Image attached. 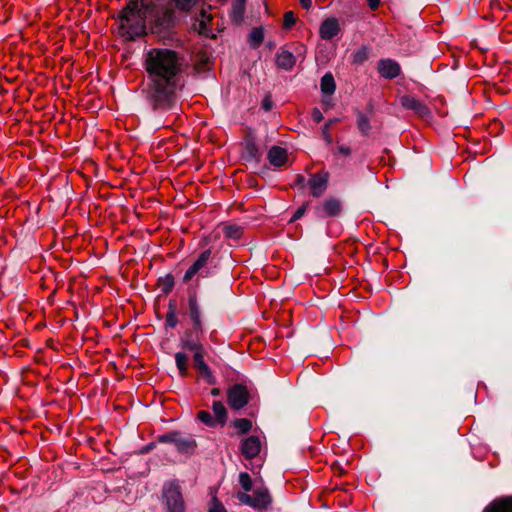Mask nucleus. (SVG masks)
I'll use <instances>...</instances> for the list:
<instances>
[{
  "label": "nucleus",
  "mask_w": 512,
  "mask_h": 512,
  "mask_svg": "<svg viewBox=\"0 0 512 512\" xmlns=\"http://www.w3.org/2000/svg\"><path fill=\"white\" fill-rule=\"evenodd\" d=\"M184 62L181 53L169 48H152L147 52L144 61L149 80L146 98L154 110H168L174 105Z\"/></svg>",
  "instance_id": "1"
},
{
  "label": "nucleus",
  "mask_w": 512,
  "mask_h": 512,
  "mask_svg": "<svg viewBox=\"0 0 512 512\" xmlns=\"http://www.w3.org/2000/svg\"><path fill=\"white\" fill-rule=\"evenodd\" d=\"M220 393H221V392H220V389H219V388H213V389L211 390V395H213V396H219V395H220Z\"/></svg>",
  "instance_id": "47"
},
{
  "label": "nucleus",
  "mask_w": 512,
  "mask_h": 512,
  "mask_svg": "<svg viewBox=\"0 0 512 512\" xmlns=\"http://www.w3.org/2000/svg\"><path fill=\"white\" fill-rule=\"evenodd\" d=\"M208 512H227V510L221 501L216 496H214L209 503Z\"/></svg>",
  "instance_id": "38"
},
{
  "label": "nucleus",
  "mask_w": 512,
  "mask_h": 512,
  "mask_svg": "<svg viewBox=\"0 0 512 512\" xmlns=\"http://www.w3.org/2000/svg\"><path fill=\"white\" fill-rule=\"evenodd\" d=\"M264 39L263 29L261 27L253 28L249 35V43L251 47L258 48Z\"/></svg>",
  "instance_id": "30"
},
{
  "label": "nucleus",
  "mask_w": 512,
  "mask_h": 512,
  "mask_svg": "<svg viewBox=\"0 0 512 512\" xmlns=\"http://www.w3.org/2000/svg\"><path fill=\"white\" fill-rule=\"evenodd\" d=\"M245 13V0H235L232 5L231 19L239 24L242 22Z\"/></svg>",
  "instance_id": "23"
},
{
  "label": "nucleus",
  "mask_w": 512,
  "mask_h": 512,
  "mask_svg": "<svg viewBox=\"0 0 512 512\" xmlns=\"http://www.w3.org/2000/svg\"><path fill=\"white\" fill-rule=\"evenodd\" d=\"M162 499L167 512H185V501L181 492V487L177 481L166 483L162 491Z\"/></svg>",
  "instance_id": "4"
},
{
  "label": "nucleus",
  "mask_w": 512,
  "mask_h": 512,
  "mask_svg": "<svg viewBox=\"0 0 512 512\" xmlns=\"http://www.w3.org/2000/svg\"><path fill=\"white\" fill-rule=\"evenodd\" d=\"M213 15L206 9H201L199 14L195 17L193 28L200 35L210 38H215L212 30Z\"/></svg>",
  "instance_id": "9"
},
{
  "label": "nucleus",
  "mask_w": 512,
  "mask_h": 512,
  "mask_svg": "<svg viewBox=\"0 0 512 512\" xmlns=\"http://www.w3.org/2000/svg\"><path fill=\"white\" fill-rule=\"evenodd\" d=\"M176 449L181 454H192L197 448L196 440L192 437H182L181 432L176 441Z\"/></svg>",
  "instance_id": "20"
},
{
  "label": "nucleus",
  "mask_w": 512,
  "mask_h": 512,
  "mask_svg": "<svg viewBox=\"0 0 512 512\" xmlns=\"http://www.w3.org/2000/svg\"><path fill=\"white\" fill-rule=\"evenodd\" d=\"M342 212V203L339 199L329 197L316 207V214L320 218L337 217Z\"/></svg>",
  "instance_id": "11"
},
{
  "label": "nucleus",
  "mask_w": 512,
  "mask_h": 512,
  "mask_svg": "<svg viewBox=\"0 0 512 512\" xmlns=\"http://www.w3.org/2000/svg\"><path fill=\"white\" fill-rule=\"evenodd\" d=\"M400 104L407 110H412L418 117L428 119L431 117L429 107L422 101L411 95H403L400 98Z\"/></svg>",
  "instance_id": "10"
},
{
  "label": "nucleus",
  "mask_w": 512,
  "mask_h": 512,
  "mask_svg": "<svg viewBox=\"0 0 512 512\" xmlns=\"http://www.w3.org/2000/svg\"><path fill=\"white\" fill-rule=\"evenodd\" d=\"M261 447L260 437L251 435L242 440L240 450L245 459L251 460L260 454Z\"/></svg>",
  "instance_id": "13"
},
{
  "label": "nucleus",
  "mask_w": 512,
  "mask_h": 512,
  "mask_svg": "<svg viewBox=\"0 0 512 512\" xmlns=\"http://www.w3.org/2000/svg\"><path fill=\"white\" fill-rule=\"evenodd\" d=\"M179 431H170V432H167L163 435H160L158 437V442L160 443H172V444H176V441H177V438L179 436Z\"/></svg>",
  "instance_id": "36"
},
{
  "label": "nucleus",
  "mask_w": 512,
  "mask_h": 512,
  "mask_svg": "<svg viewBox=\"0 0 512 512\" xmlns=\"http://www.w3.org/2000/svg\"><path fill=\"white\" fill-rule=\"evenodd\" d=\"M239 483H240L241 487L243 488V490L245 491L244 493H248L249 491L252 490V486H253L252 479H251V476L247 472H241L239 474Z\"/></svg>",
  "instance_id": "34"
},
{
  "label": "nucleus",
  "mask_w": 512,
  "mask_h": 512,
  "mask_svg": "<svg viewBox=\"0 0 512 512\" xmlns=\"http://www.w3.org/2000/svg\"><path fill=\"white\" fill-rule=\"evenodd\" d=\"M378 73L385 79H395L401 74V67L398 62L392 59H381L378 62Z\"/></svg>",
  "instance_id": "15"
},
{
  "label": "nucleus",
  "mask_w": 512,
  "mask_h": 512,
  "mask_svg": "<svg viewBox=\"0 0 512 512\" xmlns=\"http://www.w3.org/2000/svg\"><path fill=\"white\" fill-rule=\"evenodd\" d=\"M150 17H154V23L156 26L162 29H168L174 22V11L166 7L158 8L154 4V10Z\"/></svg>",
  "instance_id": "14"
},
{
  "label": "nucleus",
  "mask_w": 512,
  "mask_h": 512,
  "mask_svg": "<svg viewBox=\"0 0 512 512\" xmlns=\"http://www.w3.org/2000/svg\"><path fill=\"white\" fill-rule=\"evenodd\" d=\"M213 261V253L211 249L202 251L192 265L186 270L183 276V282H190L195 275L199 277H209L211 271L209 265Z\"/></svg>",
  "instance_id": "5"
},
{
  "label": "nucleus",
  "mask_w": 512,
  "mask_h": 512,
  "mask_svg": "<svg viewBox=\"0 0 512 512\" xmlns=\"http://www.w3.org/2000/svg\"><path fill=\"white\" fill-rule=\"evenodd\" d=\"M175 285L174 276L168 273L158 279V287L164 295H168L172 292Z\"/></svg>",
  "instance_id": "24"
},
{
  "label": "nucleus",
  "mask_w": 512,
  "mask_h": 512,
  "mask_svg": "<svg viewBox=\"0 0 512 512\" xmlns=\"http://www.w3.org/2000/svg\"><path fill=\"white\" fill-rule=\"evenodd\" d=\"M212 409L215 414L214 419L220 426H225L227 422V409L221 401H214Z\"/></svg>",
  "instance_id": "22"
},
{
  "label": "nucleus",
  "mask_w": 512,
  "mask_h": 512,
  "mask_svg": "<svg viewBox=\"0 0 512 512\" xmlns=\"http://www.w3.org/2000/svg\"><path fill=\"white\" fill-rule=\"evenodd\" d=\"M223 232L226 238L234 240L240 239L243 235L242 227L235 224L225 226Z\"/></svg>",
  "instance_id": "32"
},
{
  "label": "nucleus",
  "mask_w": 512,
  "mask_h": 512,
  "mask_svg": "<svg viewBox=\"0 0 512 512\" xmlns=\"http://www.w3.org/2000/svg\"><path fill=\"white\" fill-rule=\"evenodd\" d=\"M178 322L179 320L176 313V303L174 300H170L165 318V326L169 328H175L178 325Z\"/></svg>",
  "instance_id": "26"
},
{
  "label": "nucleus",
  "mask_w": 512,
  "mask_h": 512,
  "mask_svg": "<svg viewBox=\"0 0 512 512\" xmlns=\"http://www.w3.org/2000/svg\"><path fill=\"white\" fill-rule=\"evenodd\" d=\"M246 153L253 159L258 160L261 156L258 145L253 140H248L245 147Z\"/></svg>",
  "instance_id": "35"
},
{
  "label": "nucleus",
  "mask_w": 512,
  "mask_h": 512,
  "mask_svg": "<svg viewBox=\"0 0 512 512\" xmlns=\"http://www.w3.org/2000/svg\"><path fill=\"white\" fill-rule=\"evenodd\" d=\"M206 351L193 354V366L197 370L199 376L209 385L216 383L210 367L205 362Z\"/></svg>",
  "instance_id": "12"
},
{
  "label": "nucleus",
  "mask_w": 512,
  "mask_h": 512,
  "mask_svg": "<svg viewBox=\"0 0 512 512\" xmlns=\"http://www.w3.org/2000/svg\"><path fill=\"white\" fill-rule=\"evenodd\" d=\"M296 64V57L293 52L282 47L276 53V65L278 68L290 71Z\"/></svg>",
  "instance_id": "17"
},
{
  "label": "nucleus",
  "mask_w": 512,
  "mask_h": 512,
  "mask_svg": "<svg viewBox=\"0 0 512 512\" xmlns=\"http://www.w3.org/2000/svg\"><path fill=\"white\" fill-rule=\"evenodd\" d=\"M366 2L372 11L377 10L381 3L380 0H366Z\"/></svg>",
  "instance_id": "45"
},
{
  "label": "nucleus",
  "mask_w": 512,
  "mask_h": 512,
  "mask_svg": "<svg viewBox=\"0 0 512 512\" xmlns=\"http://www.w3.org/2000/svg\"><path fill=\"white\" fill-rule=\"evenodd\" d=\"M153 10L154 3L151 0H129L117 16L120 22V34L127 39L142 35L145 30V20L150 17Z\"/></svg>",
  "instance_id": "2"
},
{
  "label": "nucleus",
  "mask_w": 512,
  "mask_h": 512,
  "mask_svg": "<svg viewBox=\"0 0 512 512\" xmlns=\"http://www.w3.org/2000/svg\"><path fill=\"white\" fill-rule=\"evenodd\" d=\"M329 178L330 174L326 170L311 174L307 182L310 194L315 198H320L328 188Z\"/></svg>",
  "instance_id": "8"
},
{
  "label": "nucleus",
  "mask_w": 512,
  "mask_h": 512,
  "mask_svg": "<svg viewBox=\"0 0 512 512\" xmlns=\"http://www.w3.org/2000/svg\"><path fill=\"white\" fill-rule=\"evenodd\" d=\"M197 419L208 427H216L218 424L212 414L205 410L197 413Z\"/></svg>",
  "instance_id": "33"
},
{
  "label": "nucleus",
  "mask_w": 512,
  "mask_h": 512,
  "mask_svg": "<svg viewBox=\"0 0 512 512\" xmlns=\"http://www.w3.org/2000/svg\"><path fill=\"white\" fill-rule=\"evenodd\" d=\"M308 206V203H305L303 204L302 206H300L295 212H294V215L292 216L291 218V221H296L298 219H300L304 214H305V211H306V208Z\"/></svg>",
  "instance_id": "41"
},
{
  "label": "nucleus",
  "mask_w": 512,
  "mask_h": 512,
  "mask_svg": "<svg viewBox=\"0 0 512 512\" xmlns=\"http://www.w3.org/2000/svg\"><path fill=\"white\" fill-rule=\"evenodd\" d=\"M261 107L265 111H270L273 107V101L270 95H266L264 99L262 100Z\"/></svg>",
  "instance_id": "42"
},
{
  "label": "nucleus",
  "mask_w": 512,
  "mask_h": 512,
  "mask_svg": "<svg viewBox=\"0 0 512 512\" xmlns=\"http://www.w3.org/2000/svg\"><path fill=\"white\" fill-rule=\"evenodd\" d=\"M338 122H340L339 118H332V119H329L322 127V136L327 145H331L333 142V138H332V135L330 132V131H332L331 127Z\"/></svg>",
  "instance_id": "31"
},
{
  "label": "nucleus",
  "mask_w": 512,
  "mask_h": 512,
  "mask_svg": "<svg viewBox=\"0 0 512 512\" xmlns=\"http://www.w3.org/2000/svg\"><path fill=\"white\" fill-rule=\"evenodd\" d=\"M482 512H512V496H503L494 499Z\"/></svg>",
  "instance_id": "19"
},
{
  "label": "nucleus",
  "mask_w": 512,
  "mask_h": 512,
  "mask_svg": "<svg viewBox=\"0 0 512 512\" xmlns=\"http://www.w3.org/2000/svg\"><path fill=\"white\" fill-rule=\"evenodd\" d=\"M303 9L309 10L312 7V0H300Z\"/></svg>",
  "instance_id": "46"
},
{
  "label": "nucleus",
  "mask_w": 512,
  "mask_h": 512,
  "mask_svg": "<svg viewBox=\"0 0 512 512\" xmlns=\"http://www.w3.org/2000/svg\"><path fill=\"white\" fill-rule=\"evenodd\" d=\"M238 500L256 510H265L272 503V497L265 486L256 487L253 494L238 493Z\"/></svg>",
  "instance_id": "6"
},
{
  "label": "nucleus",
  "mask_w": 512,
  "mask_h": 512,
  "mask_svg": "<svg viewBox=\"0 0 512 512\" xmlns=\"http://www.w3.org/2000/svg\"><path fill=\"white\" fill-rule=\"evenodd\" d=\"M356 124L363 136H368L371 131L370 118L365 115L362 111H356Z\"/></svg>",
  "instance_id": "21"
},
{
  "label": "nucleus",
  "mask_w": 512,
  "mask_h": 512,
  "mask_svg": "<svg viewBox=\"0 0 512 512\" xmlns=\"http://www.w3.org/2000/svg\"><path fill=\"white\" fill-rule=\"evenodd\" d=\"M340 24L337 18H326L320 25L319 35L323 40H331L340 32Z\"/></svg>",
  "instance_id": "16"
},
{
  "label": "nucleus",
  "mask_w": 512,
  "mask_h": 512,
  "mask_svg": "<svg viewBox=\"0 0 512 512\" xmlns=\"http://www.w3.org/2000/svg\"><path fill=\"white\" fill-rule=\"evenodd\" d=\"M187 315L192 326V331H186L185 335L189 337L194 333L195 339L188 338L183 340V347L189 351L194 352V354L204 352L205 348L200 342V337L204 333V314L198 300L197 290L195 288L188 290Z\"/></svg>",
  "instance_id": "3"
},
{
  "label": "nucleus",
  "mask_w": 512,
  "mask_h": 512,
  "mask_svg": "<svg viewBox=\"0 0 512 512\" xmlns=\"http://www.w3.org/2000/svg\"><path fill=\"white\" fill-rule=\"evenodd\" d=\"M267 159L272 166L282 167L288 161L287 150L280 146H272L267 153Z\"/></svg>",
  "instance_id": "18"
},
{
  "label": "nucleus",
  "mask_w": 512,
  "mask_h": 512,
  "mask_svg": "<svg viewBox=\"0 0 512 512\" xmlns=\"http://www.w3.org/2000/svg\"><path fill=\"white\" fill-rule=\"evenodd\" d=\"M296 23V16L292 11H287L283 17V28L291 29Z\"/></svg>",
  "instance_id": "39"
},
{
  "label": "nucleus",
  "mask_w": 512,
  "mask_h": 512,
  "mask_svg": "<svg viewBox=\"0 0 512 512\" xmlns=\"http://www.w3.org/2000/svg\"><path fill=\"white\" fill-rule=\"evenodd\" d=\"M231 425L237 430L238 435H245L252 429V421L248 418H237Z\"/></svg>",
  "instance_id": "27"
},
{
  "label": "nucleus",
  "mask_w": 512,
  "mask_h": 512,
  "mask_svg": "<svg viewBox=\"0 0 512 512\" xmlns=\"http://www.w3.org/2000/svg\"><path fill=\"white\" fill-rule=\"evenodd\" d=\"M337 152L345 157H349L352 153V150L349 146L339 145L337 147Z\"/></svg>",
  "instance_id": "44"
},
{
  "label": "nucleus",
  "mask_w": 512,
  "mask_h": 512,
  "mask_svg": "<svg viewBox=\"0 0 512 512\" xmlns=\"http://www.w3.org/2000/svg\"><path fill=\"white\" fill-rule=\"evenodd\" d=\"M227 403L232 410H240L244 408L250 401V393L248 388L243 384H234L228 388Z\"/></svg>",
  "instance_id": "7"
},
{
  "label": "nucleus",
  "mask_w": 512,
  "mask_h": 512,
  "mask_svg": "<svg viewBox=\"0 0 512 512\" xmlns=\"http://www.w3.org/2000/svg\"><path fill=\"white\" fill-rule=\"evenodd\" d=\"M175 362L179 370V374L182 377H186L188 375V356L183 352H177L175 354Z\"/></svg>",
  "instance_id": "29"
},
{
  "label": "nucleus",
  "mask_w": 512,
  "mask_h": 512,
  "mask_svg": "<svg viewBox=\"0 0 512 512\" xmlns=\"http://www.w3.org/2000/svg\"><path fill=\"white\" fill-rule=\"evenodd\" d=\"M370 48L366 45L361 46L352 54V64L361 65L369 59Z\"/></svg>",
  "instance_id": "28"
},
{
  "label": "nucleus",
  "mask_w": 512,
  "mask_h": 512,
  "mask_svg": "<svg viewBox=\"0 0 512 512\" xmlns=\"http://www.w3.org/2000/svg\"><path fill=\"white\" fill-rule=\"evenodd\" d=\"M320 88L323 94L332 95L335 92L336 84L331 73H326L321 78Z\"/></svg>",
  "instance_id": "25"
},
{
  "label": "nucleus",
  "mask_w": 512,
  "mask_h": 512,
  "mask_svg": "<svg viewBox=\"0 0 512 512\" xmlns=\"http://www.w3.org/2000/svg\"><path fill=\"white\" fill-rule=\"evenodd\" d=\"M199 0H173L176 7L181 11H189Z\"/></svg>",
  "instance_id": "37"
},
{
  "label": "nucleus",
  "mask_w": 512,
  "mask_h": 512,
  "mask_svg": "<svg viewBox=\"0 0 512 512\" xmlns=\"http://www.w3.org/2000/svg\"><path fill=\"white\" fill-rule=\"evenodd\" d=\"M307 182L308 180H306V178L302 175V174H297L295 176V179H294V182L292 184V187H296L298 189H304L307 185Z\"/></svg>",
  "instance_id": "40"
},
{
  "label": "nucleus",
  "mask_w": 512,
  "mask_h": 512,
  "mask_svg": "<svg viewBox=\"0 0 512 512\" xmlns=\"http://www.w3.org/2000/svg\"><path fill=\"white\" fill-rule=\"evenodd\" d=\"M311 117L314 122L320 123L323 120V114L319 108L315 107L312 109Z\"/></svg>",
  "instance_id": "43"
}]
</instances>
